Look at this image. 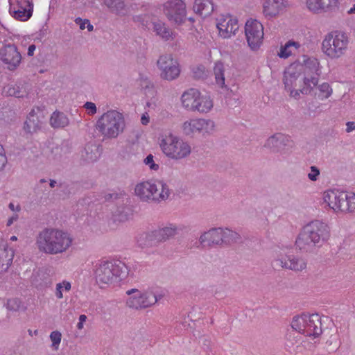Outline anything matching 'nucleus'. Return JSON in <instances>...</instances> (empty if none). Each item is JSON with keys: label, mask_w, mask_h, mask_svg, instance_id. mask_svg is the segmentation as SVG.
Returning a JSON list of instances; mask_svg holds the SVG:
<instances>
[{"label": "nucleus", "mask_w": 355, "mask_h": 355, "mask_svg": "<svg viewBox=\"0 0 355 355\" xmlns=\"http://www.w3.org/2000/svg\"><path fill=\"white\" fill-rule=\"evenodd\" d=\"M330 237V228L321 220H314L304 225L299 233L295 245L301 251L313 252Z\"/></svg>", "instance_id": "1"}, {"label": "nucleus", "mask_w": 355, "mask_h": 355, "mask_svg": "<svg viewBox=\"0 0 355 355\" xmlns=\"http://www.w3.org/2000/svg\"><path fill=\"white\" fill-rule=\"evenodd\" d=\"M69 234L57 229L46 228L37 236L36 244L40 252L57 254L66 251L71 245Z\"/></svg>", "instance_id": "2"}, {"label": "nucleus", "mask_w": 355, "mask_h": 355, "mask_svg": "<svg viewBox=\"0 0 355 355\" xmlns=\"http://www.w3.org/2000/svg\"><path fill=\"white\" fill-rule=\"evenodd\" d=\"M94 275L101 287L121 281L129 275H133L129 267L119 259L101 261L95 266Z\"/></svg>", "instance_id": "3"}, {"label": "nucleus", "mask_w": 355, "mask_h": 355, "mask_svg": "<svg viewBox=\"0 0 355 355\" xmlns=\"http://www.w3.org/2000/svg\"><path fill=\"white\" fill-rule=\"evenodd\" d=\"M135 192L143 201L160 202L168 198L171 189L163 181L153 180L138 184L135 187Z\"/></svg>", "instance_id": "4"}, {"label": "nucleus", "mask_w": 355, "mask_h": 355, "mask_svg": "<svg viewBox=\"0 0 355 355\" xmlns=\"http://www.w3.org/2000/svg\"><path fill=\"white\" fill-rule=\"evenodd\" d=\"M124 118L120 112L110 110L104 113L96 123L97 130L107 138H116L125 128Z\"/></svg>", "instance_id": "5"}, {"label": "nucleus", "mask_w": 355, "mask_h": 355, "mask_svg": "<svg viewBox=\"0 0 355 355\" xmlns=\"http://www.w3.org/2000/svg\"><path fill=\"white\" fill-rule=\"evenodd\" d=\"M349 43L348 37L344 32L334 31L329 33L322 42V52L331 59L343 55Z\"/></svg>", "instance_id": "6"}, {"label": "nucleus", "mask_w": 355, "mask_h": 355, "mask_svg": "<svg viewBox=\"0 0 355 355\" xmlns=\"http://www.w3.org/2000/svg\"><path fill=\"white\" fill-rule=\"evenodd\" d=\"M160 148L166 157L175 160L184 159L191 152V146L187 142L171 133L162 139Z\"/></svg>", "instance_id": "7"}, {"label": "nucleus", "mask_w": 355, "mask_h": 355, "mask_svg": "<svg viewBox=\"0 0 355 355\" xmlns=\"http://www.w3.org/2000/svg\"><path fill=\"white\" fill-rule=\"evenodd\" d=\"M323 199L336 211L352 212L355 210L354 193L331 190L324 192Z\"/></svg>", "instance_id": "8"}, {"label": "nucleus", "mask_w": 355, "mask_h": 355, "mask_svg": "<svg viewBox=\"0 0 355 355\" xmlns=\"http://www.w3.org/2000/svg\"><path fill=\"white\" fill-rule=\"evenodd\" d=\"M126 294L130 296L126 300L127 306L135 309L150 307L158 302L162 297L161 295H156L151 291L141 292L135 288L127 291Z\"/></svg>", "instance_id": "9"}, {"label": "nucleus", "mask_w": 355, "mask_h": 355, "mask_svg": "<svg viewBox=\"0 0 355 355\" xmlns=\"http://www.w3.org/2000/svg\"><path fill=\"white\" fill-rule=\"evenodd\" d=\"M103 3L110 13L119 17L129 16L132 12L139 10L146 11L148 9L147 4L129 2L126 0H103Z\"/></svg>", "instance_id": "10"}, {"label": "nucleus", "mask_w": 355, "mask_h": 355, "mask_svg": "<svg viewBox=\"0 0 355 355\" xmlns=\"http://www.w3.org/2000/svg\"><path fill=\"white\" fill-rule=\"evenodd\" d=\"M245 33L249 47L252 51L259 49L263 38V26L257 19H249L245 26Z\"/></svg>", "instance_id": "11"}, {"label": "nucleus", "mask_w": 355, "mask_h": 355, "mask_svg": "<svg viewBox=\"0 0 355 355\" xmlns=\"http://www.w3.org/2000/svg\"><path fill=\"white\" fill-rule=\"evenodd\" d=\"M164 13L175 24H182L185 21L186 5L182 0H168L164 4Z\"/></svg>", "instance_id": "12"}, {"label": "nucleus", "mask_w": 355, "mask_h": 355, "mask_svg": "<svg viewBox=\"0 0 355 355\" xmlns=\"http://www.w3.org/2000/svg\"><path fill=\"white\" fill-rule=\"evenodd\" d=\"M157 64L161 71L160 76L162 79L173 80L180 75L179 64L170 54L161 55L157 62Z\"/></svg>", "instance_id": "13"}, {"label": "nucleus", "mask_w": 355, "mask_h": 355, "mask_svg": "<svg viewBox=\"0 0 355 355\" xmlns=\"http://www.w3.org/2000/svg\"><path fill=\"white\" fill-rule=\"evenodd\" d=\"M273 264L277 268L297 272L306 268L307 261L304 258L293 254H279L274 259Z\"/></svg>", "instance_id": "14"}, {"label": "nucleus", "mask_w": 355, "mask_h": 355, "mask_svg": "<svg viewBox=\"0 0 355 355\" xmlns=\"http://www.w3.org/2000/svg\"><path fill=\"white\" fill-rule=\"evenodd\" d=\"M9 12L15 19L26 21L33 15V0H9Z\"/></svg>", "instance_id": "15"}, {"label": "nucleus", "mask_w": 355, "mask_h": 355, "mask_svg": "<svg viewBox=\"0 0 355 355\" xmlns=\"http://www.w3.org/2000/svg\"><path fill=\"white\" fill-rule=\"evenodd\" d=\"M0 58L7 68L15 70L21 62V56L15 44H6L0 50Z\"/></svg>", "instance_id": "16"}, {"label": "nucleus", "mask_w": 355, "mask_h": 355, "mask_svg": "<svg viewBox=\"0 0 355 355\" xmlns=\"http://www.w3.org/2000/svg\"><path fill=\"white\" fill-rule=\"evenodd\" d=\"M219 35L223 38H230L236 34L239 29L238 21L230 15H221L217 19L216 24Z\"/></svg>", "instance_id": "17"}, {"label": "nucleus", "mask_w": 355, "mask_h": 355, "mask_svg": "<svg viewBox=\"0 0 355 355\" xmlns=\"http://www.w3.org/2000/svg\"><path fill=\"white\" fill-rule=\"evenodd\" d=\"M305 68L309 69L311 72L315 73V75L311 76L310 78L305 77L304 78L305 87L301 89V92L302 94H310L313 89L311 85L312 84L313 87H315L318 83L319 73H318V71L319 70V62L318 60L315 58H309L305 62Z\"/></svg>", "instance_id": "18"}, {"label": "nucleus", "mask_w": 355, "mask_h": 355, "mask_svg": "<svg viewBox=\"0 0 355 355\" xmlns=\"http://www.w3.org/2000/svg\"><path fill=\"white\" fill-rule=\"evenodd\" d=\"M307 8L314 12L333 11L338 8V0H306Z\"/></svg>", "instance_id": "19"}, {"label": "nucleus", "mask_w": 355, "mask_h": 355, "mask_svg": "<svg viewBox=\"0 0 355 355\" xmlns=\"http://www.w3.org/2000/svg\"><path fill=\"white\" fill-rule=\"evenodd\" d=\"M286 8L284 0H265L263 4V14L268 19H271L281 12Z\"/></svg>", "instance_id": "20"}, {"label": "nucleus", "mask_w": 355, "mask_h": 355, "mask_svg": "<svg viewBox=\"0 0 355 355\" xmlns=\"http://www.w3.org/2000/svg\"><path fill=\"white\" fill-rule=\"evenodd\" d=\"M222 227L211 228L204 232L199 239L204 246L223 245Z\"/></svg>", "instance_id": "21"}, {"label": "nucleus", "mask_w": 355, "mask_h": 355, "mask_svg": "<svg viewBox=\"0 0 355 355\" xmlns=\"http://www.w3.org/2000/svg\"><path fill=\"white\" fill-rule=\"evenodd\" d=\"M288 141L289 138L287 136L277 133L267 139L265 147L269 148L272 153H282Z\"/></svg>", "instance_id": "22"}, {"label": "nucleus", "mask_w": 355, "mask_h": 355, "mask_svg": "<svg viewBox=\"0 0 355 355\" xmlns=\"http://www.w3.org/2000/svg\"><path fill=\"white\" fill-rule=\"evenodd\" d=\"M176 233L177 227L175 225L170 224L168 226L153 231L149 234L148 236L151 241L155 242H162L175 236Z\"/></svg>", "instance_id": "23"}, {"label": "nucleus", "mask_w": 355, "mask_h": 355, "mask_svg": "<svg viewBox=\"0 0 355 355\" xmlns=\"http://www.w3.org/2000/svg\"><path fill=\"white\" fill-rule=\"evenodd\" d=\"M201 96L198 89L191 88L185 91L181 97L182 104L184 107L190 111H195L198 101Z\"/></svg>", "instance_id": "24"}, {"label": "nucleus", "mask_w": 355, "mask_h": 355, "mask_svg": "<svg viewBox=\"0 0 355 355\" xmlns=\"http://www.w3.org/2000/svg\"><path fill=\"white\" fill-rule=\"evenodd\" d=\"M322 333V320L318 313L309 314L306 336L318 338Z\"/></svg>", "instance_id": "25"}, {"label": "nucleus", "mask_w": 355, "mask_h": 355, "mask_svg": "<svg viewBox=\"0 0 355 355\" xmlns=\"http://www.w3.org/2000/svg\"><path fill=\"white\" fill-rule=\"evenodd\" d=\"M14 251L6 244H0V273L8 270L12 262Z\"/></svg>", "instance_id": "26"}, {"label": "nucleus", "mask_w": 355, "mask_h": 355, "mask_svg": "<svg viewBox=\"0 0 355 355\" xmlns=\"http://www.w3.org/2000/svg\"><path fill=\"white\" fill-rule=\"evenodd\" d=\"M101 155L99 147L94 144H87L81 151V159L85 163L96 162Z\"/></svg>", "instance_id": "27"}, {"label": "nucleus", "mask_w": 355, "mask_h": 355, "mask_svg": "<svg viewBox=\"0 0 355 355\" xmlns=\"http://www.w3.org/2000/svg\"><path fill=\"white\" fill-rule=\"evenodd\" d=\"M6 92L8 96L24 98L28 93V85L25 81H18L15 84L8 85Z\"/></svg>", "instance_id": "28"}, {"label": "nucleus", "mask_w": 355, "mask_h": 355, "mask_svg": "<svg viewBox=\"0 0 355 355\" xmlns=\"http://www.w3.org/2000/svg\"><path fill=\"white\" fill-rule=\"evenodd\" d=\"M153 31L164 41L172 40L175 38V34L173 32L165 23L162 21L153 22Z\"/></svg>", "instance_id": "29"}, {"label": "nucleus", "mask_w": 355, "mask_h": 355, "mask_svg": "<svg viewBox=\"0 0 355 355\" xmlns=\"http://www.w3.org/2000/svg\"><path fill=\"white\" fill-rule=\"evenodd\" d=\"M193 11L202 17L209 16L214 11L212 0H195Z\"/></svg>", "instance_id": "30"}, {"label": "nucleus", "mask_w": 355, "mask_h": 355, "mask_svg": "<svg viewBox=\"0 0 355 355\" xmlns=\"http://www.w3.org/2000/svg\"><path fill=\"white\" fill-rule=\"evenodd\" d=\"M300 75V72L297 71L293 65L289 66L284 71L283 82L286 90H292L294 86H295V83Z\"/></svg>", "instance_id": "31"}, {"label": "nucleus", "mask_w": 355, "mask_h": 355, "mask_svg": "<svg viewBox=\"0 0 355 355\" xmlns=\"http://www.w3.org/2000/svg\"><path fill=\"white\" fill-rule=\"evenodd\" d=\"M69 123V118L64 112L55 111L51 114L50 124L53 128H63L67 126Z\"/></svg>", "instance_id": "32"}, {"label": "nucleus", "mask_w": 355, "mask_h": 355, "mask_svg": "<svg viewBox=\"0 0 355 355\" xmlns=\"http://www.w3.org/2000/svg\"><path fill=\"white\" fill-rule=\"evenodd\" d=\"M309 316V314L305 313L295 316L291 322V327L296 331L306 336Z\"/></svg>", "instance_id": "33"}, {"label": "nucleus", "mask_w": 355, "mask_h": 355, "mask_svg": "<svg viewBox=\"0 0 355 355\" xmlns=\"http://www.w3.org/2000/svg\"><path fill=\"white\" fill-rule=\"evenodd\" d=\"M221 234L223 245H230L241 240V236L239 233L228 228H222Z\"/></svg>", "instance_id": "34"}, {"label": "nucleus", "mask_w": 355, "mask_h": 355, "mask_svg": "<svg viewBox=\"0 0 355 355\" xmlns=\"http://www.w3.org/2000/svg\"><path fill=\"white\" fill-rule=\"evenodd\" d=\"M214 74L215 76L216 83L221 88L226 87L225 83V67L222 62L218 61L214 67Z\"/></svg>", "instance_id": "35"}, {"label": "nucleus", "mask_w": 355, "mask_h": 355, "mask_svg": "<svg viewBox=\"0 0 355 355\" xmlns=\"http://www.w3.org/2000/svg\"><path fill=\"white\" fill-rule=\"evenodd\" d=\"M213 107V102L209 96H200L199 101H198L195 111L200 113H207Z\"/></svg>", "instance_id": "36"}, {"label": "nucleus", "mask_w": 355, "mask_h": 355, "mask_svg": "<svg viewBox=\"0 0 355 355\" xmlns=\"http://www.w3.org/2000/svg\"><path fill=\"white\" fill-rule=\"evenodd\" d=\"M200 120L198 119L184 122L182 128L185 135H191L196 132H200Z\"/></svg>", "instance_id": "37"}, {"label": "nucleus", "mask_w": 355, "mask_h": 355, "mask_svg": "<svg viewBox=\"0 0 355 355\" xmlns=\"http://www.w3.org/2000/svg\"><path fill=\"white\" fill-rule=\"evenodd\" d=\"M35 116L31 112L27 117L26 121L24 123V128L29 133L35 132L40 128V123L37 118L35 119Z\"/></svg>", "instance_id": "38"}, {"label": "nucleus", "mask_w": 355, "mask_h": 355, "mask_svg": "<svg viewBox=\"0 0 355 355\" xmlns=\"http://www.w3.org/2000/svg\"><path fill=\"white\" fill-rule=\"evenodd\" d=\"M318 88L320 92L318 94V98L320 100L328 98L332 94V88L327 83H323L322 84L319 85Z\"/></svg>", "instance_id": "39"}, {"label": "nucleus", "mask_w": 355, "mask_h": 355, "mask_svg": "<svg viewBox=\"0 0 355 355\" xmlns=\"http://www.w3.org/2000/svg\"><path fill=\"white\" fill-rule=\"evenodd\" d=\"M131 215L130 209L128 207H119L118 208L114 214V216L116 218V220L124 222L130 218Z\"/></svg>", "instance_id": "40"}, {"label": "nucleus", "mask_w": 355, "mask_h": 355, "mask_svg": "<svg viewBox=\"0 0 355 355\" xmlns=\"http://www.w3.org/2000/svg\"><path fill=\"white\" fill-rule=\"evenodd\" d=\"M200 132L211 133L214 130L215 123L211 119H199Z\"/></svg>", "instance_id": "41"}, {"label": "nucleus", "mask_w": 355, "mask_h": 355, "mask_svg": "<svg viewBox=\"0 0 355 355\" xmlns=\"http://www.w3.org/2000/svg\"><path fill=\"white\" fill-rule=\"evenodd\" d=\"M192 72L193 76L196 79H204L207 76V71H206L205 67L202 64L193 67Z\"/></svg>", "instance_id": "42"}, {"label": "nucleus", "mask_w": 355, "mask_h": 355, "mask_svg": "<svg viewBox=\"0 0 355 355\" xmlns=\"http://www.w3.org/2000/svg\"><path fill=\"white\" fill-rule=\"evenodd\" d=\"M21 302L18 298H10L7 300L6 304V309L10 311H17L19 310Z\"/></svg>", "instance_id": "43"}, {"label": "nucleus", "mask_w": 355, "mask_h": 355, "mask_svg": "<svg viewBox=\"0 0 355 355\" xmlns=\"http://www.w3.org/2000/svg\"><path fill=\"white\" fill-rule=\"evenodd\" d=\"M62 334L58 331H52L50 334V339L52 342V347L55 349H58L61 342Z\"/></svg>", "instance_id": "44"}, {"label": "nucleus", "mask_w": 355, "mask_h": 355, "mask_svg": "<svg viewBox=\"0 0 355 355\" xmlns=\"http://www.w3.org/2000/svg\"><path fill=\"white\" fill-rule=\"evenodd\" d=\"M293 44V42H287L285 45L282 46L280 51L278 53L279 57L281 58H288L292 54V52L289 50V48L291 47V44Z\"/></svg>", "instance_id": "45"}, {"label": "nucleus", "mask_w": 355, "mask_h": 355, "mask_svg": "<svg viewBox=\"0 0 355 355\" xmlns=\"http://www.w3.org/2000/svg\"><path fill=\"white\" fill-rule=\"evenodd\" d=\"M311 172L308 173V178L313 182L316 181L320 174V169L315 166H311L310 167Z\"/></svg>", "instance_id": "46"}, {"label": "nucleus", "mask_w": 355, "mask_h": 355, "mask_svg": "<svg viewBox=\"0 0 355 355\" xmlns=\"http://www.w3.org/2000/svg\"><path fill=\"white\" fill-rule=\"evenodd\" d=\"M144 162L146 165L148 166L151 170L157 171L159 169V165L154 162L153 155L152 154L147 155L144 159Z\"/></svg>", "instance_id": "47"}, {"label": "nucleus", "mask_w": 355, "mask_h": 355, "mask_svg": "<svg viewBox=\"0 0 355 355\" xmlns=\"http://www.w3.org/2000/svg\"><path fill=\"white\" fill-rule=\"evenodd\" d=\"M146 15H133L132 19L134 22L139 23L141 25L144 26L146 22Z\"/></svg>", "instance_id": "48"}, {"label": "nucleus", "mask_w": 355, "mask_h": 355, "mask_svg": "<svg viewBox=\"0 0 355 355\" xmlns=\"http://www.w3.org/2000/svg\"><path fill=\"white\" fill-rule=\"evenodd\" d=\"M84 107L89 110L92 114H94L96 112V106L92 102H86Z\"/></svg>", "instance_id": "49"}, {"label": "nucleus", "mask_w": 355, "mask_h": 355, "mask_svg": "<svg viewBox=\"0 0 355 355\" xmlns=\"http://www.w3.org/2000/svg\"><path fill=\"white\" fill-rule=\"evenodd\" d=\"M7 163V157L4 153L0 152V171L3 170Z\"/></svg>", "instance_id": "50"}, {"label": "nucleus", "mask_w": 355, "mask_h": 355, "mask_svg": "<svg viewBox=\"0 0 355 355\" xmlns=\"http://www.w3.org/2000/svg\"><path fill=\"white\" fill-rule=\"evenodd\" d=\"M62 286L61 283H59L56 285L55 295L58 299H61L63 297V295L62 293Z\"/></svg>", "instance_id": "51"}, {"label": "nucleus", "mask_w": 355, "mask_h": 355, "mask_svg": "<svg viewBox=\"0 0 355 355\" xmlns=\"http://www.w3.org/2000/svg\"><path fill=\"white\" fill-rule=\"evenodd\" d=\"M346 125H347V128H346L347 132H350L353 130H355V122L349 121L347 123Z\"/></svg>", "instance_id": "52"}, {"label": "nucleus", "mask_w": 355, "mask_h": 355, "mask_svg": "<svg viewBox=\"0 0 355 355\" xmlns=\"http://www.w3.org/2000/svg\"><path fill=\"white\" fill-rule=\"evenodd\" d=\"M76 22L80 25V28L81 30H84L85 28V24H87L85 19L83 20L81 18L78 17L76 19Z\"/></svg>", "instance_id": "53"}, {"label": "nucleus", "mask_w": 355, "mask_h": 355, "mask_svg": "<svg viewBox=\"0 0 355 355\" xmlns=\"http://www.w3.org/2000/svg\"><path fill=\"white\" fill-rule=\"evenodd\" d=\"M118 198L117 193H107L105 195V199L107 201L112 200L113 199H116Z\"/></svg>", "instance_id": "54"}, {"label": "nucleus", "mask_w": 355, "mask_h": 355, "mask_svg": "<svg viewBox=\"0 0 355 355\" xmlns=\"http://www.w3.org/2000/svg\"><path fill=\"white\" fill-rule=\"evenodd\" d=\"M35 50V45L31 44L28 48V52L27 54L28 56H32L34 53V51Z\"/></svg>", "instance_id": "55"}, {"label": "nucleus", "mask_w": 355, "mask_h": 355, "mask_svg": "<svg viewBox=\"0 0 355 355\" xmlns=\"http://www.w3.org/2000/svg\"><path fill=\"white\" fill-rule=\"evenodd\" d=\"M18 218V216L17 215H15L12 217H10L8 220V222H7V226H10L14 221H16Z\"/></svg>", "instance_id": "56"}, {"label": "nucleus", "mask_w": 355, "mask_h": 355, "mask_svg": "<svg viewBox=\"0 0 355 355\" xmlns=\"http://www.w3.org/2000/svg\"><path fill=\"white\" fill-rule=\"evenodd\" d=\"M65 291H69L71 289V284L69 282L64 281L62 282Z\"/></svg>", "instance_id": "57"}, {"label": "nucleus", "mask_w": 355, "mask_h": 355, "mask_svg": "<svg viewBox=\"0 0 355 355\" xmlns=\"http://www.w3.org/2000/svg\"><path fill=\"white\" fill-rule=\"evenodd\" d=\"M85 21L87 22V28L88 31H92L94 29V26L92 24H91L89 20L85 19Z\"/></svg>", "instance_id": "58"}, {"label": "nucleus", "mask_w": 355, "mask_h": 355, "mask_svg": "<svg viewBox=\"0 0 355 355\" xmlns=\"http://www.w3.org/2000/svg\"><path fill=\"white\" fill-rule=\"evenodd\" d=\"M5 113H9V114L8 115V116H10V120L12 119L13 117H15V112H13L12 110L10 109H8V110H6L4 112Z\"/></svg>", "instance_id": "59"}, {"label": "nucleus", "mask_w": 355, "mask_h": 355, "mask_svg": "<svg viewBox=\"0 0 355 355\" xmlns=\"http://www.w3.org/2000/svg\"><path fill=\"white\" fill-rule=\"evenodd\" d=\"M141 123H142L143 125H146V124L148 123V121H149V119H148V116L146 117V116L144 114V115L141 116Z\"/></svg>", "instance_id": "60"}, {"label": "nucleus", "mask_w": 355, "mask_h": 355, "mask_svg": "<svg viewBox=\"0 0 355 355\" xmlns=\"http://www.w3.org/2000/svg\"><path fill=\"white\" fill-rule=\"evenodd\" d=\"M87 320V316L84 314H82L79 316V322H85Z\"/></svg>", "instance_id": "61"}, {"label": "nucleus", "mask_w": 355, "mask_h": 355, "mask_svg": "<svg viewBox=\"0 0 355 355\" xmlns=\"http://www.w3.org/2000/svg\"><path fill=\"white\" fill-rule=\"evenodd\" d=\"M56 181L54 180H50V182H49V186L51 187V188H53L55 187V184H56Z\"/></svg>", "instance_id": "62"}, {"label": "nucleus", "mask_w": 355, "mask_h": 355, "mask_svg": "<svg viewBox=\"0 0 355 355\" xmlns=\"http://www.w3.org/2000/svg\"><path fill=\"white\" fill-rule=\"evenodd\" d=\"M349 14L355 13V4L351 8V9L348 11Z\"/></svg>", "instance_id": "63"}, {"label": "nucleus", "mask_w": 355, "mask_h": 355, "mask_svg": "<svg viewBox=\"0 0 355 355\" xmlns=\"http://www.w3.org/2000/svg\"><path fill=\"white\" fill-rule=\"evenodd\" d=\"M83 324L84 322H78V323L77 324V328L78 329H82L83 328Z\"/></svg>", "instance_id": "64"}]
</instances>
